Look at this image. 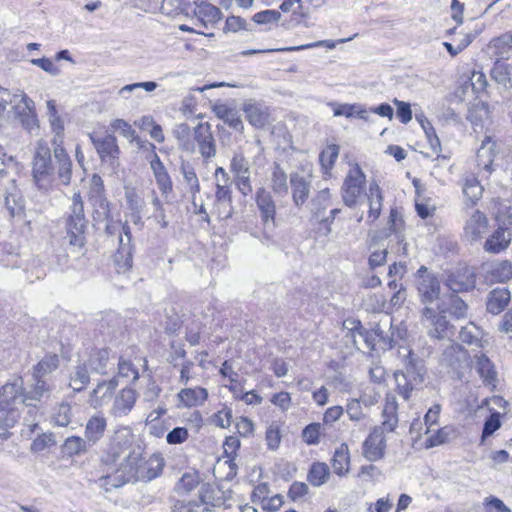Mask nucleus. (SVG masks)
Returning a JSON list of instances; mask_svg holds the SVG:
<instances>
[{
	"label": "nucleus",
	"instance_id": "obj_21",
	"mask_svg": "<svg viewBox=\"0 0 512 512\" xmlns=\"http://www.w3.org/2000/svg\"><path fill=\"white\" fill-rule=\"evenodd\" d=\"M90 138L101 160L104 162H110L111 165H114L119 154V147L117 145L116 138L110 134L102 138H95L90 135Z\"/></svg>",
	"mask_w": 512,
	"mask_h": 512
},
{
	"label": "nucleus",
	"instance_id": "obj_29",
	"mask_svg": "<svg viewBox=\"0 0 512 512\" xmlns=\"http://www.w3.org/2000/svg\"><path fill=\"white\" fill-rule=\"evenodd\" d=\"M388 286L395 292L392 295L389 303H386L383 296H379L381 301H378V306L376 308L378 311H389L393 308H399L406 300V291L401 282L397 281L396 279H392L388 282Z\"/></svg>",
	"mask_w": 512,
	"mask_h": 512
},
{
	"label": "nucleus",
	"instance_id": "obj_38",
	"mask_svg": "<svg viewBox=\"0 0 512 512\" xmlns=\"http://www.w3.org/2000/svg\"><path fill=\"white\" fill-rule=\"evenodd\" d=\"M270 181L271 189L276 195L286 196L288 194L287 174L278 163H274Z\"/></svg>",
	"mask_w": 512,
	"mask_h": 512
},
{
	"label": "nucleus",
	"instance_id": "obj_23",
	"mask_svg": "<svg viewBox=\"0 0 512 512\" xmlns=\"http://www.w3.org/2000/svg\"><path fill=\"white\" fill-rule=\"evenodd\" d=\"M132 235L130 227L127 224L122 225V234L119 236V248L115 254L118 264L122 262V267L129 269L132 267L133 247L131 245Z\"/></svg>",
	"mask_w": 512,
	"mask_h": 512
},
{
	"label": "nucleus",
	"instance_id": "obj_20",
	"mask_svg": "<svg viewBox=\"0 0 512 512\" xmlns=\"http://www.w3.org/2000/svg\"><path fill=\"white\" fill-rule=\"evenodd\" d=\"M484 277L489 282H506L512 278V262L495 261L482 266Z\"/></svg>",
	"mask_w": 512,
	"mask_h": 512
},
{
	"label": "nucleus",
	"instance_id": "obj_18",
	"mask_svg": "<svg viewBox=\"0 0 512 512\" xmlns=\"http://www.w3.org/2000/svg\"><path fill=\"white\" fill-rule=\"evenodd\" d=\"M117 387L118 380L115 377L99 382L90 393V406L96 409L106 405L113 398Z\"/></svg>",
	"mask_w": 512,
	"mask_h": 512
},
{
	"label": "nucleus",
	"instance_id": "obj_63",
	"mask_svg": "<svg viewBox=\"0 0 512 512\" xmlns=\"http://www.w3.org/2000/svg\"><path fill=\"white\" fill-rule=\"evenodd\" d=\"M281 18V13L277 10H264L256 13L253 16V21L257 24H269L278 22Z\"/></svg>",
	"mask_w": 512,
	"mask_h": 512
},
{
	"label": "nucleus",
	"instance_id": "obj_40",
	"mask_svg": "<svg viewBox=\"0 0 512 512\" xmlns=\"http://www.w3.org/2000/svg\"><path fill=\"white\" fill-rule=\"evenodd\" d=\"M350 457L348 446L346 444H341L339 448L336 449L333 458H332V468L334 472L343 476L349 471Z\"/></svg>",
	"mask_w": 512,
	"mask_h": 512
},
{
	"label": "nucleus",
	"instance_id": "obj_3",
	"mask_svg": "<svg viewBox=\"0 0 512 512\" xmlns=\"http://www.w3.org/2000/svg\"><path fill=\"white\" fill-rule=\"evenodd\" d=\"M133 440L134 434L129 426H120L115 429L105 451V462L114 464L123 456L121 467L128 468L129 472L135 470L141 461V456L132 449Z\"/></svg>",
	"mask_w": 512,
	"mask_h": 512
},
{
	"label": "nucleus",
	"instance_id": "obj_5",
	"mask_svg": "<svg viewBox=\"0 0 512 512\" xmlns=\"http://www.w3.org/2000/svg\"><path fill=\"white\" fill-rule=\"evenodd\" d=\"M259 160L260 157L255 156L252 164L241 148L234 151L230 159L229 169L233 175L234 184L244 197L251 195L253 192L252 174L254 171L252 167L257 165Z\"/></svg>",
	"mask_w": 512,
	"mask_h": 512
},
{
	"label": "nucleus",
	"instance_id": "obj_56",
	"mask_svg": "<svg viewBox=\"0 0 512 512\" xmlns=\"http://www.w3.org/2000/svg\"><path fill=\"white\" fill-rule=\"evenodd\" d=\"M266 444L269 450L275 451L281 443V431L277 423L273 422L269 425L265 434Z\"/></svg>",
	"mask_w": 512,
	"mask_h": 512
},
{
	"label": "nucleus",
	"instance_id": "obj_4",
	"mask_svg": "<svg viewBox=\"0 0 512 512\" xmlns=\"http://www.w3.org/2000/svg\"><path fill=\"white\" fill-rule=\"evenodd\" d=\"M403 357L405 371H397L394 374L398 393L408 400L412 391L424 382V369L422 361L409 348L402 347L399 351Z\"/></svg>",
	"mask_w": 512,
	"mask_h": 512
},
{
	"label": "nucleus",
	"instance_id": "obj_34",
	"mask_svg": "<svg viewBox=\"0 0 512 512\" xmlns=\"http://www.w3.org/2000/svg\"><path fill=\"white\" fill-rule=\"evenodd\" d=\"M59 357L57 354L45 355L36 365L33 366L32 378L48 379V376L59 366Z\"/></svg>",
	"mask_w": 512,
	"mask_h": 512
},
{
	"label": "nucleus",
	"instance_id": "obj_2",
	"mask_svg": "<svg viewBox=\"0 0 512 512\" xmlns=\"http://www.w3.org/2000/svg\"><path fill=\"white\" fill-rule=\"evenodd\" d=\"M398 403L396 397L387 395L382 411V422L375 426L362 444V455L376 462L384 458L386 453V434L393 432L398 426Z\"/></svg>",
	"mask_w": 512,
	"mask_h": 512
},
{
	"label": "nucleus",
	"instance_id": "obj_49",
	"mask_svg": "<svg viewBox=\"0 0 512 512\" xmlns=\"http://www.w3.org/2000/svg\"><path fill=\"white\" fill-rule=\"evenodd\" d=\"M181 172L184 180L189 185L190 192L193 195V205L197 207L195 203V195L200 192V184L194 168L190 164H183Z\"/></svg>",
	"mask_w": 512,
	"mask_h": 512
},
{
	"label": "nucleus",
	"instance_id": "obj_59",
	"mask_svg": "<svg viewBox=\"0 0 512 512\" xmlns=\"http://www.w3.org/2000/svg\"><path fill=\"white\" fill-rule=\"evenodd\" d=\"M341 212V209L339 208H335V209H332L329 213V216L327 217H324V218H318L316 219L319 224H320V227L318 228V230L316 231V233L320 236V237H327L331 234L332 232V223L334 222L336 216Z\"/></svg>",
	"mask_w": 512,
	"mask_h": 512
},
{
	"label": "nucleus",
	"instance_id": "obj_46",
	"mask_svg": "<svg viewBox=\"0 0 512 512\" xmlns=\"http://www.w3.org/2000/svg\"><path fill=\"white\" fill-rule=\"evenodd\" d=\"M330 197L328 188L318 192L317 196L312 200L311 213L313 218L318 219L323 214L329 205Z\"/></svg>",
	"mask_w": 512,
	"mask_h": 512
},
{
	"label": "nucleus",
	"instance_id": "obj_37",
	"mask_svg": "<svg viewBox=\"0 0 512 512\" xmlns=\"http://www.w3.org/2000/svg\"><path fill=\"white\" fill-rule=\"evenodd\" d=\"M173 136L177 140L178 147L188 153L195 152V144L191 139V129L188 124L180 123L175 125L172 131Z\"/></svg>",
	"mask_w": 512,
	"mask_h": 512
},
{
	"label": "nucleus",
	"instance_id": "obj_26",
	"mask_svg": "<svg viewBox=\"0 0 512 512\" xmlns=\"http://www.w3.org/2000/svg\"><path fill=\"white\" fill-rule=\"evenodd\" d=\"M216 117L222 120L225 124H227L230 128L242 132L244 129V124L239 115V112L231 106H228L224 103H216L212 108Z\"/></svg>",
	"mask_w": 512,
	"mask_h": 512
},
{
	"label": "nucleus",
	"instance_id": "obj_16",
	"mask_svg": "<svg viewBox=\"0 0 512 512\" xmlns=\"http://www.w3.org/2000/svg\"><path fill=\"white\" fill-rule=\"evenodd\" d=\"M20 97V102L15 103L12 106L15 117L19 118L25 129L29 131L37 129L39 125L35 112L34 101L30 99L26 94H21Z\"/></svg>",
	"mask_w": 512,
	"mask_h": 512
},
{
	"label": "nucleus",
	"instance_id": "obj_50",
	"mask_svg": "<svg viewBox=\"0 0 512 512\" xmlns=\"http://www.w3.org/2000/svg\"><path fill=\"white\" fill-rule=\"evenodd\" d=\"M490 47L496 50V54L503 57L512 49V32H506L490 41Z\"/></svg>",
	"mask_w": 512,
	"mask_h": 512
},
{
	"label": "nucleus",
	"instance_id": "obj_17",
	"mask_svg": "<svg viewBox=\"0 0 512 512\" xmlns=\"http://www.w3.org/2000/svg\"><path fill=\"white\" fill-rule=\"evenodd\" d=\"M476 284V275L473 270L469 268L459 269L451 273L445 285L453 293L458 294L472 290Z\"/></svg>",
	"mask_w": 512,
	"mask_h": 512
},
{
	"label": "nucleus",
	"instance_id": "obj_13",
	"mask_svg": "<svg viewBox=\"0 0 512 512\" xmlns=\"http://www.w3.org/2000/svg\"><path fill=\"white\" fill-rule=\"evenodd\" d=\"M195 149L208 161L216 156V142L208 122L198 123L192 132Z\"/></svg>",
	"mask_w": 512,
	"mask_h": 512
},
{
	"label": "nucleus",
	"instance_id": "obj_45",
	"mask_svg": "<svg viewBox=\"0 0 512 512\" xmlns=\"http://www.w3.org/2000/svg\"><path fill=\"white\" fill-rule=\"evenodd\" d=\"M192 3L196 4V0H163L161 11L167 15H178L187 12Z\"/></svg>",
	"mask_w": 512,
	"mask_h": 512
},
{
	"label": "nucleus",
	"instance_id": "obj_36",
	"mask_svg": "<svg viewBox=\"0 0 512 512\" xmlns=\"http://www.w3.org/2000/svg\"><path fill=\"white\" fill-rule=\"evenodd\" d=\"M55 160L58 178L64 185H69L72 177V161L65 149H58Z\"/></svg>",
	"mask_w": 512,
	"mask_h": 512
},
{
	"label": "nucleus",
	"instance_id": "obj_53",
	"mask_svg": "<svg viewBox=\"0 0 512 512\" xmlns=\"http://www.w3.org/2000/svg\"><path fill=\"white\" fill-rule=\"evenodd\" d=\"M72 419L71 406L68 403H61L52 415V421L55 425L66 427Z\"/></svg>",
	"mask_w": 512,
	"mask_h": 512
},
{
	"label": "nucleus",
	"instance_id": "obj_30",
	"mask_svg": "<svg viewBox=\"0 0 512 512\" xmlns=\"http://www.w3.org/2000/svg\"><path fill=\"white\" fill-rule=\"evenodd\" d=\"M511 242V233L499 227L484 243V250L489 253H500L505 250Z\"/></svg>",
	"mask_w": 512,
	"mask_h": 512
},
{
	"label": "nucleus",
	"instance_id": "obj_19",
	"mask_svg": "<svg viewBox=\"0 0 512 512\" xmlns=\"http://www.w3.org/2000/svg\"><path fill=\"white\" fill-rule=\"evenodd\" d=\"M242 110L248 122L255 128H263L269 123L270 110L263 103L248 100L243 103Z\"/></svg>",
	"mask_w": 512,
	"mask_h": 512
},
{
	"label": "nucleus",
	"instance_id": "obj_48",
	"mask_svg": "<svg viewBox=\"0 0 512 512\" xmlns=\"http://www.w3.org/2000/svg\"><path fill=\"white\" fill-rule=\"evenodd\" d=\"M109 361V352L106 349H99L91 354L88 365L92 371L97 373H105Z\"/></svg>",
	"mask_w": 512,
	"mask_h": 512
},
{
	"label": "nucleus",
	"instance_id": "obj_31",
	"mask_svg": "<svg viewBox=\"0 0 512 512\" xmlns=\"http://www.w3.org/2000/svg\"><path fill=\"white\" fill-rule=\"evenodd\" d=\"M107 427V420L103 415L90 417L85 427V438L88 443H97L104 435Z\"/></svg>",
	"mask_w": 512,
	"mask_h": 512
},
{
	"label": "nucleus",
	"instance_id": "obj_1",
	"mask_svg": "<svg viewBox=\"0 0 512 512\" xmlns=\"http://www.w3.org/2000/svg\"><path fill=\"white\" fill-rule=\"evenodd\" d=\"M468 306L457 294L451 293L442 299L437 310L424 307L421 312V323L430 338L443 340L451 339L455 335V328L446 318L449 313L457 319L466 317Z\"/></svg>",
	"mask_w": 512,
	"mask_h": 512
},
{
	"label": "nucleus",
	"instance_id": "obj_44",
	"mask_svg": "<svg viewBox=\"0 0 512 512\" xmlns=\"http://www.w3.org/2000/svg\"><path fill=\"white\" fill-rule=\"evenodd\" d=\"M463 193L472 204H475L482 196L483 187L476 177L469 176L465 179Z\"/></svg>",
	"mask_w": 512,
	"mask_h": 512
},
{
	"label": "nucleus",
	"instance_id": "obj_24",
	"mask_svg": "<svg viewBox=\"0 0 512 512\" xmlns=\"http://www.w3.org/2000/svg\"><path fill=\"white\" fill-rule=\"evenodd\" d=\"M474 367L483 383L493 388L497 384V371L491 360L483 353L474 356Z\"/></svg>",
	"mask_w": 512,
	"mask_h": 512
},
{
	"label": "nucleus",
	"instance_id": "obj_14",
	"mask_svg": "<svg viewBox=\"0 0 512 512\" xmlns=\"http://www.w3.org/2000/svg\"><path fill=\"white\" fill-rule=\"evenodd\" d=\"M489 220L486 214L471 207L466 210L464 236L470 241H478L488 231Z\"/></svg>",
	"mask_w": 512,
	"mask_h": 512
},
{
	"label": "nucleus",
	"instance_id": "obj_47",
	"mask_svg": "<svg viewBox=\"0 0 512 512\" xmlns=\"http://www.w3.org/2000/svg\"><path fill=\"white\" fill-rule=\"evenodd\" d=\"M492 79L500 85L507 87L511 83V68L508 64L495 62L491 69Z\"/></svg>",
	"mask_w": 512,
	"mask_h": 512
},
{
	"label": "nucleus",
	"instance_id": "obj_58",
	"mask_svg": "<svg viewBox=\"0 0 512 512\" xmlns=\"http://www.w3.org/2000/svg\"><path fill=\"white\" fill-rule=\"evenodd\" d=\"M47 115L52 131L64 130V123L56 108L55 100L47 101Z\"/></svg>",
	"mask_w": 512,
	"mask_h": 512
},
{
	"label": "nucleus",
	"instance_id": "obj_12",
	"mask_svg": "<svg viewBox=\"0 0 512 512\" xmlns=\"http://www.w3.org/2000/svg\"><path fill=\"white\" fill-rule=\"evenodd\" d=\"M22 404L26 405L22 378H16L0 388V411L13 412Z\"/></svg>",
	"mask_w": 512,
	"mask_h": 512
},
{
	"label": "nucleus",
	"instance_id": "obj_28",
	"mask_svg": "<svg viewBox=\"0 0 512 512\" xmlns=\"http://www.w3.org/2000/svg\"><path fill=\"white\" fill-rule=\"evenodd\" d=\"M32 379L33 384L30 389L25 392L26 406H36L37 402L41 401L43 398L49 397L52 390V386L48 379Z\"/></svg>",
	"mask_w": 512,
	"mask_h": 512
},
{
	"label": "nucleus",
	"instance_id": "obj_41",
	"mask_svg": "<svg viewBox=\"0 0 512 512\" xmlns=\"http://www.w3.org/2000/svg\"><path fill=\"white\" fill-rule=\"evenodd\" d=\"M89 381V365L86 363L77 365L70 376V387L74 391H81Z\"/></svg>",
	"mask_w": 512,
	"mask_h": 512
},
{
	"label": "nucleus",
	"instance_id": "obj_10",
	"mask_svg": "<svg viewBox=\"0 0 512 512\" xmlns=\"http://www.w3.org/2000/svg\"><path fill=\"white\" fill-rule=\"evenodd\" d=\"M416 287L420 302L429 307L440 298L441 286L437 276L429 272L427 267L421 266L416 273Z\"/></svg>",
	"mask_w": 512,
	"mask_h": 512
},
{
	"label": "nucleus",
	"instance_id": "obj_9",
	"mask_svg": "<svg viewBox=\"0 0 512 512\" xmlns=\"http://www.w3.org/2000/svg\"><path fill=\"white\" fill-rule=\"evenodd\" d=\"M366 176L358 164H353L349 169L342 188V199L346 206L352 208L358 203L364 192Z\"/></svg>",
	"mask_w": 512,
	"mask_h": 512
},
{
	"label": "nucleus",
	"instance_id": "obj_33",
	"mask_svg": "<svg viewBox=\"0 0 512 512\" xmlns=\"http://www.w3.org/2000/svg\"><path fill=\"white\" fill-rule=\"evenodd\" d=\"M194 14L205 27L217 23L222 17L221 10L207 2L196 5Z\"/></svg>",
	"mask_w": 512,
	"mask_h": 512
},
{
	"label": "nucleus",
	"instance_id": "obj_35",
	"mask_svg": "<svg viewBox=\"0 0 512 512\" xmlns=\"http://www.w3.org/2000/svg\"><path fill=\"white\" fill-rule=\"evenodd\" d=\"M180 401L187 407L202 405L208 398L205 388H185L178 393Z\"/></svg>",
	"mask_w": 512,
	"mask_h": 512
},
{
	"label": "nucleus",
	"instance_id": "obj_27",
	"mask_svg": "<svg viewBox=\"0 0 512 512\" xmlns=\"http://www.w3.org/2000/svg\"><path fill=\"white\" fill-rule=\"evenodd\" d=\"M511 293L506 287H497L487 296V311L493 315L500 314L509 304Z\"/></svg>",
	"mask_w": 512,
	"mask_h": 512
},
{
	"label": "nucleus",
	"instance_id": "obj_54",
	"mask_svg": "<svg viewBox=\"0 0 512 512\" xmlns=\"http://www.w3.org/2000/svg\"><path fill=\"white\" fill-rule=\"evenodd\" d=\"M338 155H339V146L338 145L332 144V145L327 146V148L324 149L319 156V160H320L322 167L326 171L332 169L336 159L338 158Z\"/></svg>",
	"mask_w": 512,
	"mask_h": 512
},
{
	"label": "nucleus",
	"instance_id": "obj_43",
	"mask_svg": "<svg viewBox=\"0 0 512 512\" xmlns=\"http://www.w3.org/2000/svg\"><path fill=\"white\" fill-rule=\"evenodd\" d=\"M200 483L197 473H184L175 485V492L178 495L190 494Z\"/></svg>",
	"mask_w": 512,
	"mask_h": 512
},
{
	"label": "nucleus",
	"instance_id": "obj_52",
	"mask_svg": "<svg viewBox=\"0 0 512 512\" xmlns=\"http://www.w3.org/2000/svg\"><path fill=\"white\" fill-rule=\"evenodd\" d=\"M482 332L479 327L470 322L468 325L461 328L459 338L466 344H477L480 341Z\"/></svg>",
	"mask_w": 512,
	"mask_h": 512
},
{
	"label": "nucleus",
	"instance_id": "obj_11",
	"mask_svg": "<svg viewBox=\"0 0 512 512\" xmlns=\"http://www.w3.org/2000/svg\"><path fill=\"white\" fill-rule=\"evenodd\" d=\"M440 364L451 373L453 377L460 379L468 368V354L459 344L450 343L443 351Z\"/></svg>",
	"mask_w": 512,
	"mask_h": 512
},
{
	"label": "nucleus",
	"instance_id": "obj_7",
	"mask_svg": "<svg viewBox=\"0 0 512 512\" xmlns=\"http://www.w3.org/2000/svg\"><path fill=\"white\" fill-rule=\"evenodd\" d=\"M86 218L84 214V204L80 193H74L72 204L70 206V214L67 219V236L68 243L74 248H81L85 243Z\"/></svg>",
	"mask_w": 512,
	"mask_h": 512
},
{
	"label": "nucleus",
	"instance_id": "obj_22",
	"mask_svg": "<svg viewBox=\"0 0 512 512\" xmlns=\"http://www.w3.org/2000/svg\"><path fill=\"white\" fill-rule=\"evenodd\" d=\"M292 190V199L296 207H301L309 198L311 180L309 177L292 172L289 177Z\"/></svg>",
	"mask_w": 512,
	"mask_h": 512
},
{
	"label": "nucleus",
	"instance_id": "obj_15",
	"mask_svg": "<svg viewBox=\"0 0 512 512\" xmlns=\"http://www.w3.org/2000/svg\"><path fill=\"white\" fill-rule=\"evenodd\" d=\"M138 393L135 389L126 387L115 395L109 413L112 417L121 419L126 417L135 406Z\"/></svg>",
	"mask_w": 512,
	"mask_h": 512
},
{
	"label": "nucleus",
	"instance_id": "obj_55",
	"mask_svg": "<svg viewBox=\"0 0 512 512\" xmlns=\"http://www.w3.org/2000/svg\"><path fill=\"white\" fill-rule=\"evenodd\" d=\"M231 193L230 182H222L218 179L215 191L216 203L218 205H228L231 208Z\"/></svg>",
	"mask_w": 512,
	"mask_h": 512
},
{
	"label": "nucleus",
	"instance_id": "obj_42",
	"mask_svg": "<svg viewBox=\"0 0 512 512\" xmlns=\"http://www.w3.org/2000/svg\"><path fill=\"white\" fill-rule=\"evenodd\" d=\"M329 467L325 463L316 462L311 466L307 480L315 487L323 485L329 477Z\"/></svg>",
	"mask_w": 512,
	"mask_h": 512
},
{
	"label": "nucleus",
	"instance_id": "obj_60",
	"mask_svg": "<svg viewBox=\"0 0 512 512\" xmlns=\"http://www.w3.org/2000/svg\"><path fill=\"white\" fill-rule=\"evenodd\" d=\"M158 87V84L154 81H147V82H138L133 84H128L123 86L119 91V96L127 99L128 94L134 92L135 90H138L140 88L144 89L147 92H152Z\"/></svg>",
	"mask_w": 512,
	"mask_h": 512
},
{
	"label": "nucleus",
	"instance_id": "obj_64",
	"mask_svg": "<svg viewBox=\"0 0 512 512\" xmlns=\"http://www.w3.org/2000/svg\"><path fill=\"white\" fill-rule=\"evenodd\" d=\"M500 427H501L500 414L497 412L491 414L489 416V418L484 423V427H483V431H482V440H485L487 437L491 436Z\"/></svg>",
	"mask_w": 512,
	"mask_h": 512
},
{
	"label": "nucleus",
	"instance_id": "obj_8",
	"mask_svg": "<svg viewBox=\"0 0 512 512\" xmlns=\"http://www.w3.org/2000/svg\"><path fill=\"white\" fill-rule=\"evenodd\" d=\"M51 151L43 141L38 142L33 160V179L41 190H48L53 181Z\"/></svg>",
	"mask_w": 512,
	"mask_h": 512
},
{
	"label": "nucleus",
	"instance_id": "obj_57",
	"mask_svg": "<svg viewBox=\"0 0 512 512\" xmlns=\"http://www.w3.org/2000/svg\"><path fill=\"white\" fill-rule=\"evenodd\" d=\"M322 429L323 428L320 423H311L307 425L302 431L304 442L308 445H317L320 441Z\"/></svg>",
	"mask_w": 512,
	"mask_h": 512
},
{
	"label": "nucleus",
	"instance_id": "obj_25",
	"mask_svg": "<svg viewBox=\"0 0 512 512\" xmlns=\"http://www.w3.org/2000/svg\"><path fill=\"white\" fill-rule=\"evenodd\" d=\"M255 201L260 211L263 223H273L276 214V205L270 192L267 191L264 187H260L256 191Z\"/></svg>",
	"mask_w": 512,
	"mask_h": 512
},
{
	"label": "nucleus",
	"instance_id": "obj_62",
	"mask_svg": "<svg viewBox=\"0 0 512 512\" xmlns=\"http://www.w3.org/2000/svg\"><path fill=\"white\" fill-rule=\"evenodd\" d=\"M118 375L133 381L137 380L139 377L137 368H135L130 361L125 359H120L118 362Z\"/></svg>",
	"mask_w": 512,
	"mask_h": 512
},
{
	"label": "nucleus",
	"instance_id": "obj_6",
	"mask_svg": "<svg viewBox=\"0 0 512 512\" xmlns=\"http://www.w3.org/2000/svg\"><path fill=\"white\" fill-rule=\"evenodd\" d=\"M405 222L402 215L399 213L397 208H391L387 227L380 230L373 240L382 241L390 239L389 243L395 242L394 245H389L391 251H395L399 255H407V243L405 242Z\"/></svg>",
	"mask_w": 512,
	"mask_h": 512
},
{
	"label": "nucleus",
	"instance_id": "obj_61",
	"mask_svg": "<svg viewBox=\"0 0 512 512\" xmlns=\"http://www.w3.org/2000/svg\"><path fill=\"white\" fill-rule=\"evenodd\" d=\"M126 200L129 209L133 211L134 222L140 220V212L143 208V200L137 195L135 191L126 192Z\"/></svg>",
	"mask_w": 512,
	"mask_h": 512
},
{
	"label": "nucleus",
	"instance_id": "obj_39",
	"mask_svg": "<svg viewBox=\"0 0 512 512\" xmlns=\"http://www.w3.org/2000/svg\"><path fill=\"white\" fill-rule=\"evenodd\" d=\"M91 182L93 190L99 196V209L95 211V214L97 215L95 218L98 220L108 219L110 214L109 203L105 198L101 196L104 190L103 180L99 175L94 174L92 176Z\"/></svg>",
	"mask_w": 512,
	"mask_h": 512
},
{
	"label": "nucleus",
	"instance_id": "obj_51",
	"mask_svg": "<svg viewBox=\"0 0 512 512\" xmlns=\"http://www.w3.org/2000/svg\"><path fill=\"white\" fill-rule=\"evenodd\" d=\"M87 443L88 441L86 438L71 436L65 440L63 448L70 456L79 455L80 453L87 451Z\"/></svg>",
	"mask_w": 512,
	"mask_h": 512
},
{
	"label": "nucleus",
	"instance_id": "obj_32",
	"mask_svg": "<svg viewBox=\"0 0 512 512\" xmlns=\"http://www.w3.org/2000/svg\"><path fill=\"white\" fill-rule=\"evenodd\" d=\"M367 197L369 205L367 220L373 223L379 218L381 214L383 202L381 189L376 182L370 183Z\"/></svg>",
	"mask_w": 512,
	"mask_h": 512
}]
</instances>
